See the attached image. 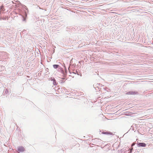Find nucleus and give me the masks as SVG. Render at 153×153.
I'll use <instances>...</instances> for the list:
<instances>
[{
	"mask_svg": "<svg viewBox=\"0 0 153 153\" xmlns=\"http://www.w3.org/2000/svg\"><path fill=\"white\" fill-rule=\"evenodd\" d=\"M26 10H27V8L24 5L23 6V8L22 9L19 10L18 14L21 16V19L22 21L24 23H26L27 22L26 19L27 17V14Z\"/></svg>",
	"mask_w": 153,
	"mask_h": 153,
	"instance_id": "obj_1",
	"label": "nucleus"
},
{
	"mask_svg": "<svg viewBox=\"0 0 153 153\" xmlns=\"http://www.w3.org/2000/svg\"><path fill=\"white\" fill-rule=\"evenodd\" d=\"M53 68L55 69H57L58 68L59 71L61 72L63 74V78H62V79L64 80L65 79V78L66 77L67 74V68L65 66H64V68L65 70H63V68L59 66V65H58L57 64H54L53 65Z\"/></svg>",
	"mask_w": 153,
	"mask_h": 153,
	"instance_id": "obj_2",
	"label": "nucleus"
},
{
	"mask_svg": "<svg viewBox=\"0 0 153 153\" xmlns=\"http://www.w3.org/2000/svg\"><path fill=\"white\" fill-rule=\"evenodd\" d=\"M102 85L100 83H95L93 85V86L95 90L98 91V90H100V88L101 87V86H102Z\"/></svg>",
	"mask_w": 153,
	"mask_h": 153,
	"instance_id": "obj_3",
	"label": "nucleus"
},
{
	"mask_svg": "<svg viewBox=\"0 0 153 153\" xmlns=\"http://www.w3.org/2000/svg\"><path fill=\"white\" fill-rule=\"evenodd\" d=\"M137 144L138 147H145L146 146V144L144 143H139L138 142Z\"/></svg>",
	"mask_w": 153,
	"mask_h": 153,
	"instance_id": "obj_4",
	"label": "nucleus"
},
{
	"mask_svg": "<svg viewBox=\"0 0 153 153\" xmlns=\"http://www.w3.org/2000/svg\"><path fill=\"white\" fill-rule=\"evenodd\" d=\"M17 150L19 152H22L25 151V149L22 146H20L18 147Z\"/></svg>",
	"mask_w": 153,
	"mask_h": 153,
	"instance_id": "obj_5",
	"label": "nucleus"
},
{
	"mask_svg": "<svg viewBox=\"0 0 153 153\" xmlns=\"http://www.w3.org/2000/svg\"><path fill=\"white\" fill-rule=\"evenodd\" d=\"M138 92L135 91H129L126 93V94L128 95H135L137 94Z\"/></svg>",
	"mask_w": 153,
	"mask_h": 153,
	"instance_id": "obj_6",
	"label": "nucleus"
},
{
	"mask_svg": "<svg viewBox=\"0 0 153 153\" xmlns=\"http://www.w3.org/2000/svg\"><path fill=\"white\" fill-rule=\"evenodd\" d=\"M95 141V143L96 144H100V143L101 142V141L100 140L97 138H96L95 139H92V142L94 143V141Z\"/></svg>",
	"mask_w": 153,
	"mask_h": 153,
	"instance_id": "obj_7",
	"label": "nucleus"
},
{
	"mask_svg": "<svg viewBox=\"0 0 153 153\" xmlns=\"http://www.w3.org/2000/svg\"><path fill=\"white\" fill-rule=\"evenodd\" d=\"M51 80L53 81V84L54 85H57V82H56L55 79L54 77L51 78Z\"/></svg>",
	"mask_w": 153,
	"mask_h": 153,
	"instance_id": "obj_8",
	"label": "nucleus"
},
{
	"mask_svg": "<svg viewBox=\"0 0 153 153\" xmlns=\"http://www.w3.org/2000/svg\"><path fill=\"white\" fill-rule=\"evenodd\" d=\"M71 60L70 61V66H69L68 68V70L69 71V72H70V66H72V67H73V68H74L75 67V66H76V64H75V63L74 64H73V65L71 63Z\"/></svg>",
	"mask_w": 153,
	"mask_h": 153,
	"instance_id": "obj_9",
	"label": "nucleus"
},
{
	"mask_svg": "<svg viewBox=\"0 0 153 153\" xmlns=\"http://www.w3.org/2000/svg\"><path fill=\"white\" fill-rule=\"evenodd\" d=\"M101 133L103 134H111L112 133L110 131H102L101 132Z\"/></svg>",
	"mask_w": 153,
	"mask_h": 153,
	"instance_id": "obj_10",
	"label": "nucleus"
},
{
	"mask_svg": "<svg viewBox=\"0 0 153 153\" xmlns=\"http://www.w3.org/2000/svg\"><path fill=\"white\" fill-rule=\"evenodd\" d=\"M4 10L5 9L4 8L3 6H1L0 7V13H1L2 12H4Z\"/></svg>",
	"mask_w": 153,
	"mask_h": 153,
	"instance_id": "obj_11",
	"label": "nucleus"
},
{
	"mask_svg": "<svg viewBox=\"0 0 153 153\" xmlns=\"http://www.w3.org/2000/svg\"><path fill=\"white\" fill-rule=\"evenodd\" d=\"M118 153H126V151H125L124 150L122 149L120 150H118Z\"/></svg>",
	"mask_w": 153,
	"mask_h": 153,
	"instance_id": "obj_12",
	"label": "nucleus"
},
{
	"mask_svg": "<svg viewBox=\"0 0 153 153\" xmlns=\"http://www.w3.org/2000/svg\"><path fill=\"white\" fill-rule=\"evenodd\" d=\"M4 93L6 94H9V92L8 90L6 89L5 91H4Z\"/></svg>",
	"mask_w": 153,
	"mask_h": 153,
	"instance_id": "obj_13",
	"label": "nucleus"
},
{
	"mask_svg": "<svg viewBox=\"0 0 153 153\" xmlns=\"http://www.w3.org/2000/svg\"><path fill=\"white\" fill-rule=\"evenodd\" d=\"M62 91H63V90L65 91V90H66V88L65 87H63L61 88Z\"/></svg>",
	"mask_w": 153,
	"mask_h": 153,
	"instance_id": "obj_14",
	"label": "nucleus"
},
{
	"mask_svg": "<svg viewBox=\"0 0 153 153\" xmlns=\"http://www.w3.org/2000/svg\"><path fill=\"white\" fill-rule=\"evenodd\" d=\"M129 149V152L131 151V152H132V151L133 150V148Z\"/></svg>",
	"mask_w": 153,
	"mask_h": 153,
	"instance_id": "obj_15",
	"label": "nucleus"
},
{
	"mask_svg": "<svg viewBox=\"0 0 153 153\" xmlns=\"http://www.w3.org/2000/svg\"><path fill=\"white\" fill-rule=\"evenodd\" d=\"M132 126H131V128L129 130H130V129H132V130H134L133 128V127L132 128Z\"/></svg>",
	"mask_w": 153,
	"mask_h": 153,
	"instance_id": "obj_16",
	"label": "nucleus"
},
{
	"mask_svg": "<svg viewBox=\"0 0 153 153\" xmlns=\"http://www.w3.org/2000/svg\"><path fill=\"white\" fill-rule=\"evenodd\" d=\"M65 81H64L63 80H61V83H64Z\"/></svg>",
	"mask_w": 153,
	"mask_h": 153,
	"instance_id": "obj_17",
	"label": "nucleus"
},
{
	"mask_svg": "<svg viewBox=\"0 0 153 153\" xmlns=\"http://www.w3.org/2000/svg\"><path fill=\"white\" fill-rule=\"evenodd\" d=\"M76 28H77V29H78V27H76V26L75 27H73L72 28V29H73V28H74V29H76ZM73 30H74V29H73Z\"/></svg>",
	"mask_w": 153,
	"mask_h": 153,
	"instance_id": "obj_18",
	"label": "nucleus"
},
{
	"mask_svg": "<svg viewBox=\"0 0 153 153\" xmlns=\"http://www.w3.org/2000/svg\"><path fill=\"white\" fill-rule=\"evenodd\" d=\"M134 145H135V143H133L131 144V146H134Z\"/></svg>",
	"mask_w": 153,
	"mask_h": 153,
	"instance_id": "obj_19",
	"label": "nucleus"
},
{
	"mask_svg": "<svg viewBox=\"0 0 153 153\" xmlns=\"http://www.w3.org/2000/svg\"><path fill=\"white\" fill-rule=\"evenodd\" d=\"M79 65H76V67H77V68L79 67Z\"/></svg>",
	"mask_w": 153,
	"mask_h": 153,
	"instance_id": "obj_20",
	"label": "nucleus"
},
{
	"mask_svg": "<svg viewBox=\"0 0 153 153\" xmlns=\"http://www.w3.org/2000/svg\"><path fill=\"white\" fill-rule=\"evenodd\" d=\"M47 71H48V70H49V69H48V68H47Z\"/></svg>",
	"mask_w": 153,
	"mask_h": 153,
	"instance_id": "obj_21",
	"label": "nucleus"
},
{
	"mask_svg": "<svg viewBox=\"0 0 153 153\" xmlns=\"http://www.w3.org/2000/svg\"><path fill=\"white\" fill-rule=\"evenodd\" d=\"M131 153L132 152H131H131H128V153Z\"/></svg>",
	"mask_w": 153,
	"mask_h": 153,
	"instance_id": "obj_22",
	"label": "nucleus"
},
{
	"mask_svg": "<svg viewBox=\"0 0 153 153\" xmlns=\"http://www.w3.org/2000/svg\"><path fill=\"white\" fill-rule=\"evenodd\" d=\"M78 63H80V64H81V62H80V61H79V62H78Z\"/></svg>",
	"mask_w": 153,
	"mask_h": 153,
	"instance_id": "obj_23",
	"label": "nucleus"
},
{
	"mask_svg": "<svg viewBox=\"0 0 153 153\" xmlns=\"http://www.w3.org/2000/svg\"><path fill=\"white\" fill-rule=\"evenodd\" d=\"M1 19H2V17H0V20Z\"/></svg>",
	"mask_w": 153,
	"mask_h": 153,
	"instance_id": "obj_24",
	"label": "nucleus"
},
{
	"mask_svg": "<svg viewBox=\"0 0 153 153\" xmlns=\"http://www.w3.org/2000/svg\"><path fill=\"white\" fill-rule=\"evenodd\" d=\"M130 130H129V131H127V132H128V131H129Z\"/></svg>",
	"mask_w": 153,
	"mask_h": 153,
	"instance_id": "obj_25",
	"label": "nucleus"
},
{
	"mask_svg": "<svg viewBox=\"0 0 153 153\" xmlns=\"http://www.w3.org/2000/svg\"><path fill=\"white\" fill-rule=\"evenodd\" d=\"M130 130H129V131H127V132H128V131H129Z\"/></svg>",
	"mask_w": 153,
	"mask_h": 153,
	"instance_id": "obj_26",
	"label": "nucleus"
}]
</instances>
